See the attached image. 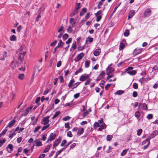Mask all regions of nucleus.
<instances>
[{
  "label": "nucleus",
  "instance_id": "obj_63",
  "mask_svg": "<svg viewBox=\"0 0 158 158\" xmlns=\"http://www.w3.org/2000/svg\"><path fill=\"white\" fill-rule=\"evenodd\" d=\"M29 111L27 109L24 111V115L26 116L28 113Z\"/></svg>",
  "mask_w": 158,
  "mask_h": 158
},
{
  "label": "nucleus",
  "instance_id": "obj_36",
  "mask_svg": "<svg viewBox=\"0 0 158 158\" xmlns=\"http://www.w3.org/2000/svg\"><path fill=\"white\" fill-rule=\"evenodd\" d=\"M76 41L74 42L72 45V48L74 50L76 48Z\"/></svg>",
  "mask_w": 158,
  "mask_h": 158
},
{
  "label": "nucleus",
  "instance_id": "obj_41",
  "mask_svg": "<svg viewBox=\"0 0 158 158\" xmlns=\"http://www.w3.org/2000/svg\"><path fill=\"white\" fill-rule=\"evenodd\" d=\"M70 118V117L69 116H66L64 117L62 119L64 121H66L69 120Z\"/></svg>",
  "mask_w": 158,
  "mask_h": 158
},
{
  "label": "nucleus",
  "instance_id": "obj_35",
  "mask_svg": "<svg viewBox=\"0 0 158 158\" xmlns=\"http://www.w3.org/2000/svg\"><path fill=\"white\" fill-rule=\"evenodd\" d=\"M69 125V122H68L67 123H65V124H64L65 127V128H68V129L67 130V131H68L69 130L70 128Z\"/></svg>",
  "mask_w": 158,
  "mask_h": 158
},
{
  "label": "nucleus",
  "instance_id": "obj_60",
  "mask_svg": "<svg viewBox=\"0 0 158 158\" xmlns=\"http://www.w3.org/2000/svg\"><path fill=\"white\" fill-rule=\"evenodd\" d=\"M72 39L71 38H69L67 41L66 42V44H69L72 41Z\"/></svg>",
  "mask_w": 158,
  "mask_h": 158
},
{
  "label": "nucleus",
  "instance_id": "obj_23",
  "mask_svg": "<svg viewBox=\"0 0 158 158\" xmlns=\"http://www.w3.org/2000/svg\"><path fill=\"white\" fill-rule=\"evenodd\" d=\"M80 82H77L73 85V86L71 87V89H74V88H77L78 85L80 84Z\"/></svg>",
  "mask_w": 158,
  "mask_h": 158
},
{
  "label": "nucleus",
  "instance_id": "obj_37",
  "mask_svg": "<svg viewBox=\"0 0 158 158\" xmlns=\"http://www.w3.org/2000/svg\"><path fill=\"white\" fill-rule=\"evenodd\" d=\"M125 46L124 44L123 43H121L120 44V46H119V50H122L124 48Z\"/></svg>",
  "mask_w": 158,
  "mask_h": 158
},
{
  "label": "nucleus",
  "instance_id": "obj_32",
  "mask_svg": "<svg viewBox=\"0 0 158 158\" xmlns=\"http://www.w3.org/2000/svg\"><path fill=\"white\" fill-rule=\"evenodd\" d=\"M140 115V113L138 111H137L135 112V117L138 118Z\"/></svg>",
  "mask_w": 158,
  "mask_h": 158
},
{
  "label": "nucleus",
  "instance_id": "obj_24",
  "mask_svg": "<svg viewBox=\"0 0 158 158\" xmlns=\"http://www.w3.org/2000/svg\"><path fill=\"white\" fill-rule=\"evenodd\" d=\"M124 91H123L121 90H118V91L115 92L114 94L115 95H121V94H123L124 93Z\"/></svg>",
  "mask_w": 158,
  "mask_h": 158
},
{
  "label": "nucleus",
  "instance_id": "obj_49",
  "mask_svg": "<svg viewBox=\"0 0 158 158\" xmlns=\"http://www.w3.org/2000/svg\"><path fill=\"white\" fill-rule=\"evenodd\" d=\"M153 118V115L152 114H148L147 116V118L148 119H150L152 118Z\"/></svg>",
  "mask_w": 158,
  "mask_h": 158
},
{
  "label": "nucleus",
  "instance_id": "obj_2",
  "mask_svg": "<svg viewBox=\"0 0 158 158\" xmlns=\"http://www.w3.org/2000/svg\"><path fill=\"white\" fill-rule=\"evenodd\" d=\"M133 69V67L131 66L129 67L125 70V72H127V73L131 75H135L136 72L135 70H132Z\"/></svg>",
  "mask_w": 158,
  "mask_h": 158
},
{
  "label": "nucleus",
  "instance_id": "obj_7",
  "mask_svg": "<svg viewBox=\"0 0 158 158\" xmlns=\"http://www.w3.org/2000/svg\"><path fill=\"white\" fill-rule=\"evenodd\" d=\"M158 135V132L156 130L154 131L152 134L148 137L149 139H150L155 137L156 135Z\"/></svg>",
  "mask_w": 158,
  "mask_h": 158
},
{
  "label": "nucleus",
  "instance_id": "obj_12",
  "mask_svg": "<svg viewBox=\"0 0 158 158\" xmlns=\"http://www.w3.org/2000/svg\"><path fill=\"white\" fill-rule=\"evenodd\" d=\"M151 13V10L149 9H146L145 11L144 14L145 17H148L150 16Z\"/></svg>",
  "mask_w": 158,
  "mask_h": 158
},
{
  "label": "nucleus",
  "instance_id": "obj_51",
  "mask_svg": "<svg viewBox=\"0 0 158 158\" xmlns=\"http://www.w3.org/2000/svg\"><path fill=\"white\" fill-rule=\"evenodd\" d=\"M68 37V35L67 34H64L63 36V38L64 40H66Z\"/></svg>",
  "mask_w": 158,
  "mask_h": 158
},
{
  "label": "nucleus",
  "instance_id": "obj_46",
  "mask_svg": "<svg viewBox=\"0 0 158 158\" xmlns=\"http://www.w3.org/2000/svg\"><path fill=\"white\" fill-rule=\"evenodd\" d=\"M7 148H9L10 149L11 151H12L13 146L12 145V144H9L7 146Z\"/></svg>",
  "mask_w": 158,
  "mask_h": 158
},
{
  "label": "nucleus",
  "instance_id": "obj_26",
  "mask_svg": "<svg viewBox=\"0 0 158 158\" xmlns=\"http://www.w3.org/2000/svg\"><path fill=\"white\" fill-rule=\"evenodd\" d=\"M96 17V21L97 22H99L102 18V16L101 15H95Z\"/></svg>",
  "mask_w": 158,
  "mask_h": 158
},
{
  "label": "nucleus",
  "instance_id": "obj_3",
  "mask_svg": "<svg viewBox=\"0 0 158 158\" xmlns=\"http://www.w3.org/2000/svg\"><path fill=\"white\" fill-rule=\"evenodd\" d=\"M23 50V48L22 47H20V48L19 49V57L20 59V60L21 61L23 60V58L25 54L26 53V52L24 51L22 52Z\"/></svg>",
  "mask_w": 158,
  "mask_h": 158
},
{
  "label": "nucleus",
  "instance_id": "obj_42",
  "mask_svg": "<svg viewBox=\"0 0 158 158\" xmlns=\"http://www.w3.org/2000/svg\"><path fill=\"white\" fill-rule=\"evenodd\" d=\"M143 131L141 129H139L137 132V135L138 136H140L141 135V133H142Z\"/></svg>",
  "mask_w": 158,
  "mask_h": 158
},
{
  "label": "nucleus",
  "instance_id": "obj_13",
  "mask_svg": "<svg viewBox=\"0 0 158 158\" xmlns=\"http://www.w3.org/2000/svg\"><path fill=\"white\" fill-rule=\"evenodd\" d=\"M60 141H61L60 139H56L55 140V141L53 143V148H54L56 147L57 146L59 145V143H60Z\"/></svg>",
  "mask_w": 158,
  "mask_h": 158
},
{
  "label": "nucleus",
  "instance_id": "obj_16",
  "mask_svg": "<svg viewBox=\"0 0 158 158\" xmlns=\"http://www.w3.org/2000/svg\"><path fill=\"white\" fill-rule=\"evenodd\" d=\"M105 75V72L104 71H102L101 73L99 75L98 79L100 80Z\"/></svg>",
  "mask_w": 158,
  "mask_h": 158
},
{
  "label": "nucleus",
  "instance_id": "obj_27",
  "mask_svg": "<svg viewBox=\"0 0 158 158\" xmlns=\"http://www.w3.org/2000/svg\"><path fill=\"white\" fill-rule=\"evenodd\" d=\"M129 35V31L128 30H125L124 33V36L126 37L128 36Z\"/></svg>",
  "mask_w": 158,
  "mask_h": 158
},
{
  "label": "nucleus",
  "instance_id": "obj_48",
  "mask_svg": "<svg viewBox=\"0 0 158 158\" xmlns=\"http://www.w3.org/2000/svg\"><path fill=\"white\" fill-rule=\"evenodd\" d=\"M91 79L90 78L88 79L85 82V85H88L90 82H91Z\"/></svg>",
  "mask_w": 158,
  "mask_h": 158
},
{
  "label": "nucleus",
  "instance_id": "obj_55",
  "mask_svg": "<svg viewBox=\"0 0 158 158\" xmlns=\"http://www.w3.org/2000/svg\"><path fill=\"white\" fill-rule=\"evenodd\" d=\"M73 142V141H70V142H69L66 145H65L64 146V147L63 148H64V149L67 148L68 147V146L70 145V144H71L72 142Z\"/></svg>",
  "mask_w": 158,
  "mask_h": 158
},
{
  "label": "nucleus",
  "instance_id": "obj_52",
  "mask_svg": "<svg viewBox=\"0 0 158 158\" xmlns=\"http://www.w3.org/2000/svg\"><path fill=\"white\" fill-rule=\"evenodd\" d=\"M67 136L69 137H72L73 135L71 131H69L67 132Z\"/></svg>",
  "mask_w": 158,
  "mask_h": 158
},
{
  "label": "nucleus",
  "instance_id": "obj_50",
  "mask_svg": "<svg viewBox=\"0 0 158 158\" xmlns=\"http://www.w3.org/2000/svg\"><path fill=\"white\" fill-rule=\"evenodd\" d=\"M49 99L48 97H46V98H44V96H42L41 97V101L43 102L44 100H45L46 101H48Z\"/></svg>",
  "mask_w": 158,
  "mask_h": 158
},
{
  "label": "nucleus",
  "instance_id": "obj_59",
  "mask_svg": "<svg viewBox=\"0 0 158 158\" xmlns=\"http://www.w3.org/2000/svg\"><path fill=\"white\" fill-rule=\"evenodd\" d=\"M47 135L45 134L43 135L42 136V139L44 141H45L47 138Z\"/></svg>",
  "mask_w": 158,
  "mask_h": 158
},
{
  "label": "nucleus",
  "instance_id": "obj_9",
  "mask_svg": "<svg viewBox=\"0 0 158 158\" xmlns=\"http://www.w3.org/2000/svg\"><path fill=\"white\" fill-rule=\"evenodd\" d=\"M139 108L144 110H146L147 109V105L145 103H140L139 105Z\"/></svg>",
  "mask_w": 158,
  "mask_h": 158
},
{
  "label": "nucleus",
  "instance_id": "obj_40",
  "mask_svg": "<svg viewBox=\"0 0 158 158\" xmlns=\"http://www.w3.org/2000/svg\"><path fill=\"white\" fill-rule=\"evenodd\" d=\"M93 40V39L89 37H88L86 39V42L89 41L90 43H91Z\"/></svg>",
  "mask_w": 158,
  "mask_h": 158
},
{
  "label": "nucleus",
  "instance_id": "obj_62",
  "mask_svg": "<svg viewBox=\"0 0 158 158\" xmlns=\"http://www.w3.org/2000/svg\"><path fill=\"white\" fill-rule=\"evenodd\" d=\"M137 94H138L136 92L134 91L133 93L132 96L134 97L135 98L137 96Z\"/></svg>",
  "mask_w": 158,
  "mask_h": 158
},
{
  "label": "nucleus",
  "instance_id": "obj_54",
  "mask_svg": "<svg viewBox=\"0 0 158 158\" xmlns=\"http://www.w3.org/2000/svg\"><path fill=\"white\" fill-rule=\"evenodd\" d=\"M40 128V126H38L37 127L34 129V133H36L38 131V130Z\"/></svg>",
  "mask_w": 158,
  "mask_h": 158
},
{
  "label": "nucleus",
  "instance_id": "obj_31",
  "mask_svg": "<svg viewBox=\"0 0 158 158\" xmlns=\"http://www.w3.org/2000/svg\"><path fill=\"white\" fill-rule=\"evenodd\" d=\"M113 138V136L112 135H107L106 137V139L107 141H110Z\"/></svg>",
  "mask_w": 158,
  "mask_h": 158
},
{
  "label": "nucleus",
  "instance_id": "obj_44",
  "mask_svg": "<svg viewBox=\"0 0 158 158\" xmlns=\"http://www.w3.org/2000/svg\"><path fill=\"white\" fill-rule=\"evenodd\" d=\"M103 3L101 1L99 2L97 7L98 9H100L101 8V6L102 5Z\"/></svg>",
  "mask_w": 158,
  "mask_h": 158
},
{
  "label": "nucleus",
  "instance_id": "obj_5",
  "mask_svg": "<svg viewBox=\"0 0 158 158\" xmlns=\"http://www.w3.org/2000/svg\"><path fill=\"white\" fill-rule=\"evenodd\" d=\"M106 73L107 74H113L114 73V69L109 65L106 69Z\"/></svg>",
  "mask_w": 158,
  "mask_h": 158
},
{
  "label": "nucleus",
  "instance_id": "obj_14",
  "mask_svg": "<svg viewBox=\"0 0 158 158\" xmlns=\"http://www.w3.org/2000/svg\"><path fill=\"white\" fill-rule=\"evenodd\" d=\"M49 118V116H47L43 118V121L44 122V125H46L49 122V121L48 120V119Z\"/></svg>",
  "mask_w": 158,
  "mask_h": 158
},
{
  "label": "nucleus",
  "instance_id": "obj_18",
  "mask_svg": "<svg viewBox=\"0 0 158 158\" xmlns=\"http://www.w3.org/2000/svg\"><path fill=\"white\" fill-rule=\"evenodd\" d=\"M106 125L105 123H104L100 126L98 130L99 131H101L103 129H105L106 128Z\"/></svg>",
  "mask_w": 158,
  "mask_h": 158
},
{
  "label": "nucleus",
  "instance_id": "obj_25",
  "mask_svg": "<svg viewBox=\"0 0 158 158\" xmlns=\"http://www.w3.org/2000/svg\"><path fill=\"white\" fill-rule=\"evenodd\" d=\"M10 40L11 41H15L16 40V37L15 35H12L10 38Z\"/></svg>",
  "mask_w": 158,
  "mask_h": 158
},
{
  "label": "nucleus",
  "instance_id": "obj_17",
  "mask_svg": "<svg viewBox=\"0 0 158 158\" xmlns=\"http://www.w3.org/2000/svg\"><path fill=\"white\" fill-rule=\"evenodd\" d=\"M84 131V129L83 128H81L78 130L77 135L78 136H80L83 133Z\"/></svg>",
  "mask_w": 158,
  "mask_h": 158
},
{
  "label": "nucleus",
  "instance_id": "obj_64",
  "mask_svg": "<svg viewBox=\"0 0 158 158\" xmlns=\"http://www.w3.org/2000/svg\"><path fill=\"white\" fill-rule=\"evenodd\" d=\"M111 84H107L105 87V88L106 90H107L108 88L109 87L111 86Z\"/></svg>",
  "mask_w": 158,
  "mask_h": 158
},
{
  "label": "nucleus",
  "instance_id": "obj_43",
  "mask_svg": "<svg viewBox=\"0 0 158 158\" xmlns=\"http://www.w3.org/2000/svg\"><path fill=\"white\" fill-rule=\"evenodd\" d=\"M49 126V124H47V125H45V126H44L42 128V131H43L45 130H46V129H47L48 128Z\"/></svg>",
  "mask_w": 158,
  "mask_h": 158
},
{
  "label": "nucleus",
  "instance_id": "obj_8",
  "mask_svg": "<svg viewBox=\"0 0 158 158\" xmlns=\"http://www.w3.org/2000/svg\"><path fill=\"white\" fill-rule=\"evenodd\" d=\"M143 51L142 48H137L135 49L133 51V53L135 55H137L141 53Z\"/></svg>",
  "mask_w": 158,
  "mask_h": 158
},
{
  "label": "nucleus",
  "instance_id": "obj_6",
  "mask_svg": "<svg viewBox=\"0 0 158 158\" xmlns=\"http://www.w3.org/2000/svg\"><path fill=\"white\" fill-rule=\"evenodd\" d=\"M84 56V53L81 52L78 54L75 59L76 62H78L79 60L82 59Z\"/></svg>",
  "mask_w": 158,
  "mask_h": 158
},
{
  "label": "nucleus",
  "instance_id": "obj_15",
  "mask_svg": "<svg viewBox=\"0 0 158 158\" xmlns=\"http://www.w3.org/2000/svg\"><path fill=\"white\" fill-rule=\"evenodd\" d=\"M75 81L74 79H72L69 82V84L68 85V87L70 88H71L73 85V83L75 82Z\"/></svg>",
  "mask_w": 158,
  "mask_h": 158
},
{
  "label": "nucleus",
  "instance_id": "obj_10",
  "mask_svg": "<svg viewBox=\"0 0 158 158\" xmlns=\"http://www.w3.org/2000/svg\"><path fill=\"white\" fill-rule=\"evenodd\" d=\"M89 77V76L88 75L83 74L80 77L79 80L83 81L88 79Z\"/></svg>",
  "mask_w": 158,
  "mask_h": 158
},
{
  "label": "nucleus",
  "instance_id": "obj_38",
  "mask_svg": "<svg viewBox=\"0 0 158 158\" xmlns=\"http://www.w3.org/2000/svg\"><path fill=\"white\" fill-rule=\"evenodd\" d=\"M81 7V6L80 3H77L76 6H75V9L78 10Z\"/></svg>",
  "mask_w": 158,
  "mask_h": 158
},
{
  "label": "nucleus",
  "instance_id": "obj_1",
  "mask_svg": "<svg viewBox=\"0 0 158 158\" xmlns=\"http://www.w3.org/2000/svg\"><path fill=\"white\" fill-rule=\"evenodd\" d=\"M158 72V68L156 65L155 66L152 68H150L148 70V73H150L152 77H153Z\"/></svg>",
  "mask_w": 158,
  "mask_h": 158
},
{
  "label": "nucleus",
  "instance_id": "obj_39",
  "mask_svg": "<svg viewBox=\"0 0 158 158\" xmlns=\"http://www.w3.org/2000/svg\"><path fill=\"white\" fill-rule=\"evenodd\" d=\"M100 126L98 122H95L94 125V128H96Z\"/></svg>",
  "mask_w": 158,
  "mask_h": 158
},
{
  "label": "nucleus",
  "instance_id": "obj_19",
  "mask_svg": "<svg viewBox=\"0 0 158 158\" xmlns=\"http://www.w3.org/2000/svg\"><path fill=\"white\" fill-rule=\"evenodd\" d=\"M34 143L36 144L35 145L36 146H40L42 145V143L40 141H38L37 140H35Z\"/></svg>",
  "mask_w": 158,
  "mask_h": 158
},
{
  "label": "nucleus",
  "instance_id": "obj_58",
  "mask_svg": "<svg viewBox=\"0 0 158 158\" xmlns=\"http://www.w3.org/2000/svg\"><path fill=\"white\" fill-rule=\"evenodd\" d=\"M150 144V142H148V143L147 144L144 146L143 147V149L144 150H145L149 146V144Z\"/></svg>",
  "mask_w": 158,
  "mask_h": 158
},
{
  "label": "nucleus",
  "instance_id": "obj_21",
  "mask_svg": "<svg viewBox=\"0 0 158 158\" xmlns=\"http://www.w3.org/2000/svg\"><path fill=\"white\" fill-rule=\"evenodd\" d=\"M99 50H100V49L98 48V49H96L94 51L93 54L95 56H98L100 52L99 51Z\"/></svg>",
  "mask_w": 158,
  "mask_h": 158
},
{
  "label": "nucleus",
  "instance_id": "obj_4",
  "mask_svg": "<svg viewBox=\"0 0 158 158\" xmlns=\"http://www.w3.org/2000/svg\"><path fill=\"white\" fill-rule=\"evenodd\" d=\"M56 137V135L55 133H52L50 134L49 137H48L47 141V143L51 142Z\"/></svg>",
  "mask_w": 158,
  "mask_h": 158
},
{
  "label": "nucleus",
  "instance_id": "obj_34",
  "mask_svg": "<svg viewBox=\"0 0 158 158\" xmlns=\"http://www.w3.org/2000/svg\"><path fill=\"white\" fill-rule=\"evenodd\" d=\"M150 139H149V138L148 137V138L146 139L145 140L143 141L142 143V144L143 145L145 144L147 142L148 143V142H150Z\"/></svg>",
  "mask_w": 158,
  "mask_h": 158
},
{
  "label": "nucleus",
  "instance_id": "obj_30",
  "mask_svg": "<svg viewBox=\"0 0 158 158\" xmlns=\"http://www.w3.org/2000/svg\"><path fill=\"white\" fill-rule=\"evenodd\" d=\"M90 61L89 60H87L85 61V67L86 68H88L89 66Z\"/></svg>",
  "mask_w": 158,
  "mask_h": 158
},
{
  "label": "nucleus",
  "instance_id": "obj_29",
  "mask_svg": "<svg viewBox=\"0 0 158 158\" xmlns=\"http://www.w3.org/2000/svg\"><path fill=\"white\" fill-rule=\"evenodd\" d=\"M24 77V75L23 73L20 74L18 76V78L20 80H22L23 79Z\"/></svg>",
  "mask_w": 158,
  "mask_h": 158
},
{
  "label": "nucleus",
  "instance_id": "obj_45",
  "mask_svg": "<svg viewBox=\"0 0 158 158\" xmlns=\"http://www.w3.org/2000/svg\"><path fill=\"white\" fill-rule=\"evenodd\" d=\"M82 71V69L81 68H80L79 69L77 70L75 73V75H77L78 73L81 72Z\"/></svg>",
  "mask_w": 158,
  "mask_h": 158
},
{
  "label": "nucleus",
  "instance_id": "obj_33",
  "mask_svg": "<svg viewBox=\"0 0 158 158\" xmlns=\"http://www.w3.org/2000/svg\"><path fill=\"white\" fill-rule=\"evenodd\" d=\"M128 149L123 150L121 153V156H123L125 155L127 152Z\"/></svg>",
  "mask_w": 158,
  "mask_h": 158
},
{
  "label": "nucleus",
  "instance_id": "obj_22",
  "mask_svg": "<svg viewBox=\"0 0 158 158\" xmlns=\"http://www.w3.org/2000/svg\"><path fill=\"white\" fill-rule=\"evenodd\" d=\"M64 150V148H62L60 150L57 152L56 153V155L54 157V158H56Z\"/></svg>",
  "mask_w": 158,
  "mask_h": 158
},
{
  "label": "nucleus",
  "instance_id": "obj_57",
  "mask_svg": "<svg viewBox=\"0 0 158 158\" xmlns=\"http://www.w3.org/2000/svg\"><path fill=\"white\" fill-rule=\"evenodd\" d=\"M66 143V140H65V139L63 140L62 141V142L60 144V146L62 147L64 146L65 144Z\"/></svg>",
  "mask_w": 158,
  "mask_h": 158
},
{
  "label": "nucleus",
  "instance_id": "obj_53",
  "mask_svg": "<svg viewBox=\"0 0 158 158\" xmlns=\"http://www.w3.org/2000/svg\"><path fill=\"white\" fill-rule=\"evenodd\" d=\"M68 32L69 33H71L73 31V29H72L71 26H69L67 30Z\"/></svg>",
  "mask_w": 158,
  "mask_h": 158
},
{
  "label": "nucleus",
  "instance_id": "obj_28",
  "mask_svg": "<svg viewBox=\"0 0 158 158\" xmlns=\"http://www.w3.org/2000/svg\"><path fill=\"white\" fill-rule=\"evenodd\" d=\"M60 114V112L59 111H56L55 112V114L53 115L52 118L54 119L56 118Z\"/></svg>",
  "mask_w": 158,
  "mask_h": 158
},
{
  "label": "nucleus",
  "instance_id": "obj_20",
  "mask_svg": "<svg viewBox=\"0 0 158 158\" xmlns=\"http://www.w3.org/2000/svg\"><path fill=\"white\" fill-rule=\"evenodd\" d=\"M51 146H52L51 144H50V145L47 146L44 151V152L46 153V152H47L48 151L49 149H50V148H51Z\"/></svg>",
  "mask_w": 158,
  "mask_h": 158
},
{
  "label": "nucleus",
  "instance_id": "obj_56",
  "mask_svg": "<svg viewBox=\"0 0 158 158\" xmlns=\"http://www.w3.org/2000/svg\"><path fill=\"white\" fill-rule=\"evenodd\" d=\"M102 11L101 10H99L98 11L97 13L95 14V15H101L102 13Z\"/></svg>",
  "mask_w": 158,
  "mask_h": 158
},
{
  "label": "nucleus",
  "instance_id": "obj_47",
  "mask_svg": "<svg viewBox=\"0 0 158 158\" xmlns=\"http://www.w3.org/2000/svg\"><path fill=\"white\" fill-rule=\"evenodd\" d=\"M133 87L134 89H137L138 88V85L137 83H135L133 84Z\"/></svg>",
  "mask_w": 158,
  "mask_h": 158
},
{
  "label": "nucleus",
  "instance_id": "obj_11",
  "mask_svg": "<svg viewBox=\"0 0 158 158\" xmlns=\"http://www.w3.org/2000/svg\"><path fill=\"white\" fill-rule=\"evenodd\" d=\"M16 123V120L15 119L10 121L9 123H8V125L6 126V128H7V127L10 128L13 126Z\"/></svg>",
  "mask_w": 158,
  "mask_h": 158
},
{
  "label": "nucleus",
  "instance_id": "obj_61",
  "mask_svg": "<svg viewBox=\"0 0 158 158\" xmlns=\"http://www.w3.org/2000/svg\"><path fill=\"white\" fill-rule=\"evenodd\" d=\"M57 43V41L56 40H55L54 42H52L50 46H53L56 45V44Z\"/></svg>",
  "mask_w": 158,
  "mask_h": 158
}]
</instances>
